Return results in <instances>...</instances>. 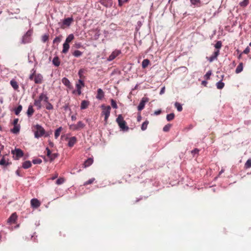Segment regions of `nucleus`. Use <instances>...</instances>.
<instances>
[{"instance_id": "1", "label": "nucleus", "mask_w": 251, "mask_h": 251, "mask_svg": "<svg viewBox=\"0 0 251 251\" xmlns=\"http://www.w3.org/2000/svg\"><path fill=\"white\" fill-rule=\"evenodd\" d=\"M116 121L121 130L123 131H127L128 130L129 127L126 125V122L124 120L121 114L118 116Z\"/></svg>"}, {"instance_id": "2", "label": "nucleus", "mask_w": 251, "mask_h": 251, "mask_svg": "<svg viewBox=\"0 0 251 251\" xmlns=\"http://www.w3.org/2000/svg\"><path fill=\"white\" fill-rule=\"evenodd\" d=\"M32 30H28L22 37L21 43L22 44H26L30 43L31 41V35Z\"/></svg>"}, {"instance_id": "3", "label": "nucleus", "mask_w": 251, "mask_h": 251, "mask_svg": "<svg viewBox=\"0 0 251 251\" xmlns=\"http://www.w3.org/2000/svg\"><path fill=\"white\" fill-rule=\"evenodd\" d=\"M102 108L101 115L104 116V121L105 123H107L108 118L110 116L111 107L109 105L105 106L104 104L101 105Z\"/></svg>"}, {"instance_id": "4", "label": "nucleus", "mask_w": 251, "mask_h": 251, "mask_svg": "<svg viewBox=\"0 0 251 251\" xmlns=\"http://www.w3.org/2000/svg\"><path fill=\"white\" fill-rule=\"evenodd\" d=\"M34 127L36 129L34 132V136L36 138H39L45 134V130L41 125L37 124Z\"/></svg>"}, {"instance_id": "5", "label": "nucleus", "mask_w": 251, "mask_h": 251, "mask_svg": "<svg viewBox=\"0 0 251 251\" xmlns=\"http://www.w3.org/2000/svg\"><path fill=\"white\" fill-rule=\"evenodd\" d=\"M46 93L43 92L41 93L39 96V98L37 100H35L34 101V104L37 107V109H40L42 107L41 101H43L44 96Z\"/></svg>"}, {"instance_id": "6", "label": "nucleus", "mask_w": 251, "mask_h": 251, "mask_svg": "<svg viewBox=\"0 0 251 251\" xmlns=\"http://www.w3.org/2000/svg\"><path fill=\"white\" fill-rule=\"evenodd\" d=\"M85 124L82 121H79L77 124H72L70 125V129L73 130H79L85 127Z\"/></svg>"}, {"instance_id": "7", "label": "nucleus", "mask_w": 251, "mask_h": 251, "mask_svg": "<svg viewBox=\"0 0 251 251\" xmlns=\"http://www.w3.org/2000/svg\"><path fill=\"white\" fill-rule=\"evenodd\" d=\"M73 21H74V19H73V17L64 19L62 20V23L60 25V27L62 28H64L65 26L69 27L71 25V24L73 22Z\"/></svg>"}, {"instance_id": "8", "label": "nucleus", "mask_w": 251, "mask_h": 251, "mask_svg": "<svg viewBox=\"0 0 251 251\" xmlns=\"http://www.w3.org/2000/svg\"><path fill=\"white\" fill-rule=\"evenodd\" d=\"M149 99L148 97H143L141 99V100L137 107L138 110L141 111L142 110H143L145 107V105L146 103L147 102H148L149 101Z\"/></svg>"}, {"instance_id": "9", "label": "nucleus", "mask_w": 251, "mask_h": 251, "mask_svg": "<svg viewBox=\"0 0 251 251\" xmlns=\"http://www.w3.org/2000/svg\"><path fill=\"white\" fill-rule=\"evenodd\" d=\"M121 50H114L107 58V60L109 61H112L116 57L118 56L120 54H121Z\"/></svg>"}, {"instance_id": "10", "label": "nucleus", "mask_w": 251, "mask_h": 251, "mask_svg": "<svg viewBox=\"0 0 251 251\" xmlns=\"http://www.w3.org/2000/svg\"><path fill=\"white\" fill-rule=\"evenodd\" d=\"M11 152L15 155L16 159H19L24 155V152L20 149L15 148V150L12 151Z\"/></svg>"}, {"instance_id": "11", "label": "nucleus", "mask_w": 251, "mask_h": 251, "mask_svg": "<svg viewBox=\"0 0 251 251\" xmlns=\"http://www.w3.org/2000/svg\"><path fill=\"white\" fill-rule=\"evenodd\" d=\"M31 206L32 207L37 208L40 206L41 203L40 201L36 199H32L30 201Z\"/></svg>"}, {"instance_id": "12", "label": "nucleus", "mask_w": 251, "mask_h": 251, "mask_svg": "<svg viewBox=\"0 0 251 251\" xmlns=\"http://www.w3.org/2000/svg\"><path fill=\"white\" fill-rule=\"evenodd\" d=\"M62 82L69 89H72L73 88V86L71 85L70 80L67 77H64L62 78Z\"/></svg>"}, {"instance_id": "13", "label": "nucleus", "mask_w": 251, "mask_h": 251, "mask_svg": "<svg viewBox=\"0 0 251 251\" xmlns=\"http://www.w3.org/2000/svg\"><path fill=\"white\" fill-rule=\"evenodd\" d=\"M34 82L36 84H40L43 80V76L40 74H38L35 75L34 78Z\"/></svg>"}, {"instance_id": "14", "label": "nucleus", "mask_w": 251, "mask_h": 251, "mask_svg": "<svg viewBox=\"0 0 251 251\" xmlns=\"http://www.w3.org/2000/svg\"><path fill=\"white\" fill-rule=\"evenodd\" d=\"M104 96V93L101 88H99L97 90V95L96 98L99 100H101Z\"/></svg>"}, {"instance_id": "15", "label": "nucleus", "mask_w": 251, "mask_h": 251, "mask_svg": "<svg viewBox=\"0 0 251 251\" xmlns=\"http://www.w3.org/2000/svg\"><path fill=\"white\" fill-rule=\"evenodd\" d=\"M17 218V215L15 213H13L10 217L8 218L7 222L10 224L14 223Z\"/></svg>"}, {"instance_id": "16", "label": "nucleus", "mask_w": 251, "mask_h": 251, "mask_svg": "<svg viewBox=\"0 0 251 251\" xmlns=\"http://www.w3.org/2000/svg\"><path fill=\"white\" fill-rule=\"evenodd\" d=\"M90 104V102L88 100H83L81 101L80 105V109L84 110L86 109Z\"/></svg>"}, {"instance_id": "17", "label": "nucleus", "mask_w": 251, "mask_h": 251, "mask_svg": "<svg viewBox=\"0 0 251 251\" xmlns=\"http://www.w3.org/2000/svg\"><path fill=\"white\" fill-rule=\"evenodd\" d=\"M76 142V138L75 136L72 137L69 140L68 146L70 147H72L74 146Z\"/></svg>"}, {"instance_id": "18", "label": "nucleus", "mask_w": 251, "mask_h": 251, "mask_svg": "<svg viewBox=\"0 0 251 251\" xmlns=\"http://www.w3.org/2000/svg\"><path fill=\"white\" fill-rule=\"evenodd\" d=\"M100 3L105 7L110 6L112 4V0H100Z\"/></svg>"}, {"instance_id": "19", "label": "nucleus", "mask_w": 251, "mask_h": 251, "mask_svg": "<svg viewBox=\"0 0 251 251\" xmlns=\"http://www.w3.org/2000/svg\"><path fill=\"white\" fill-rule=\"evenodd\" d=\"M93 163V159L92 158H89L85 161L83 163V166L85 168H86L91 165Z\"/></svg>"}, {"instance_id": "20", "label": "nucleus", "mask_w": 251, "mask_h": 251, "mask_svg": "<svg viewBox=\"0 0 251 251\" xmlns=\"http://www.w3.org/2000/svg\"><path fill=\"white\" fill-rule=\"evenodd\" d=\"M192 5L194 7H200L201 5V0H190Z\"/></svg>"}, {"instance_id": "21", "label": "nucleus", "mask_w": 251, "mask_h": 251, "mask_svg": "<svg viewBox=\"0 0 251 251\" xmlns=\"http://www.w3.org/2000/svg\"><path fill=\"white\" fill-rule=\"evenodd\" d=\"M34 112L32 105H29L26 112L27 115L28 117H30Z\"/></svg>"}, {"instance_id": "22", "label": "nucleus", "mask_w": 251, "mask_h": 251, "mask_svg": "<svg viewBox=\"0 0 251 251\" xmlns=\"http://www.w3.org/2000/svg\"><path fill=\"white\" fill-rule=\"evenodd\" d=\"M69 48H70L69 44L64 42L63 45V50H62V52L63 53H67L68 51Z\"/></svg>"}, {"instance_id": "23", "label": "nucleus", "mask_w": 251, "mask_h": 251, "mask_svg": "<svg viewBox=\"0 0 251 251\" xmlns=\"http://www.w3.org/2000/svg\"><path fill=\"white\" fill-rule=\"evenodd\" d=\"M31 166V163L30 161L27 160L23 163L22 167L25 169L29 168Z\"/></svg>"}, {"instance_id": "24", "label": "nucleus", "mask_w": 251, "mask_h": 251, "mask_svg": "<svg viewBox=\"0 0 251 251\" xmlns=\"http://www.w3.org/2000/svg\"><path fill=\"white\" fill-rule=\"evenodd\" d=\"M20 130V125L14 126V127L11 129V132L14 134H18Z\"/></svg>"}, {"instance_id": "25", "label": "nucleus", "mask_w": 251, "mask_h": 251, "mask_svg": "<svg viewBox=\"0 0 251 251\" xmlns=\"http://www.w3.org/2000/svg\"><path fill=\"white\" fill-rule=\"evenodd\" d=\"M52 64L56 67H58L60 65V62L58 56H55L53 58Z\"/></svg>"}, {"instance_id": "26", "label": "nucleus", "mask_w": 251, "mask_h": 251, "mask_svg": "<svg viewBox=\"0 0 251 251\" xmlns=\"http://www.w3.org/2000/svg\"><path fill=\"white\" fill-rule=\"evenodd\" d=\"M243 63L241 62L237 66V67L235 70V73L236 74H239L243 71Z\"/></svg>"}, {"instance_id": "27", "label": "nucleus", "mask_w": 251, "mask_h": 251, "mask_svg": "<svg viewBox=\"0 0 251 251\" xmlns=\"http://www.w3.org/2000/svg\"><path fill=\"white\" fill-rule=\"evenodd\" d=\"M10 84L14 90H17L19 88V85L17 82L14 79L10 81Z\"/></svg>"}, {"instance_id": "28", "label": "nucleus", "mask_w": 251, "mask_h": 251, "mask_svg": "<svg viewBox=\"0 0 251 251\" xmlns=\"http://www.w3.org/2000/svg\"><path fill=\"white\" fill-rule=\"evenodd\" d=\"M225 83L222 81V79L216 83V87L218 89H222L224 88Z\"/></svg>"}, {"instance_id": "29", "label": "nucleus", "mask_w": 251, "mask_h": 251, "mask_svg": "<svg viewBox=\"0 0 251 251\" xmlns=\"http://www.w3.org/2000/svg\"><path fill=\"white\" fill-rule=\"evenodd\" d=\"M74 39V35L73 34H69L66 38L65 42L69 43L71 42Z\"/></svg>"}, {"instance_id": "30", "label": "nucleus", "mask_w": 251, "mask_h": 251, "mask_svg": "<svg viewBox=\"0 0 251 251\" xmlns=\"http://www.w3.org/2000/svg\"><path fill=\"white\" fill-rule=\"evenodd\" d=\"M73 55L75 57H79L82 55V52L79 50H75L73 52Z\"/></svg>"}, {"instance_id": "31", "label": "nucleus", "mask_w": 251, "mask_h": 251, "mask_svg": "<svg viewBox=\"0 0 251 251\" xmlns=\"http://www.w3.org/2000/svg\"><path fill=\"white\" fill-rule=\"evenodd\" d=\"M150 63V60L148 59H144L142 62V67L143 68H146Z\"/></svg>"}, {"instance_id": "32", "label": "nucleus", "mask_w": 251, "mask_h": 251, "mask_svg": "<svg viewBox=\"0 0 251 251\" xmlns=\"http://www.w3.org/2000/svg\"><path fill=\"white\" fill-rule=\"evenodd\" d=\"M149 122L148 120H146L141 125V129L143 131H145L147 129L148 125L149 124Z\"/></svg>"}, {"instance_id": "33", "label": "nucleus", "mask_w": 251, "mask_h": 251, "mask_svg": "<svg viewBox=\"0 0 251 251\" xmlns=\"http://www.w3.org/2000/svg\"><path fill=\"white\" fill-rule=\"evenodd\" d=\"M62 38V35L56 37L53 40V44H57V45L61 42Z\"/></svg>"}, {"instance_id": "34", "label": "nucleus", "mask_w": 251, "mask_h": 251, "mask_svg": "<svg viewBox=\"0 0 251 251\" xmlns=\"http://www.w3.org/2000/svg\"><path fill=\"white\" fill-rule=\"evenodd\" d=\"M175 106L177 109V110L178 111L181 112L182 110V106L180 103L178 102H176L175 103Z\"/></svg>"}, {"instance_id": "35", "label": "nucleus", "mask_w": 251, "mask_h": 251, "mask_svg": "<svg viewBox=\"0 0 251 251\" xmlns=\"http://www.w3.org/2000/svg\"><path fill=\"white\" fill-rule=\"evenodd\" d=\"M175 114L174 113H171L167 115L166 119L168 121H170L175 118Z\"/></svg>"}, {"instance_id": "36", "label": "nucleus", "mask_w": 251, "mask_h": 251, "mask_svg": "<svg viewBox=\"0 0 251 251\" xmlns=\"http://www.w3.org/2000/svg\"><path fill=\"white\" fill-rule=\"evenodd\" d=\"M62 130V127H59L57 128L54 133V137L55 139H57L60 135V132Z\"/></svg>"}, {"instance_id": "37", "label": "nucleus", "mask_w": 251, "mask_h": 251, "mask_svg": "<svg viewBox=\"0 0 251 251\" xmlns=\"http://www.w3.org/2000/svg\"><path fill=\"white\" fill-rule=\"evenodd\" d=\"M249 4V0H243L239 2V5L243 7H246Z\"/></svg>"}, {"instance_id": "38", "label": "nucleus", "mask_w": 251, "mask_h": 251, "mask_svg": "<svg viewBox=\"0 0 251 251\" xmlns=\"http://www.w3.org/2000/svg\"><path fill=\"white\" fill-rule=\"evenodd\" d=\"M172 125L170 124H168L167 125H166L163 128V131L164 132H168L170 130L171 127H172Z\"/></svg>"}, {"instance_id": "39", "label": "nucleus", "mask_w": 251, "mask_h": 251, "mask_svg": "<svg viewBox=\"0 0 251 251\" xmlns=\"http://www.w3.org/2000/svg\"><path fill=\"white\" fill-rule=\"evenodd\" d=\"M22 110V106L19 105L18 107L15 109V114L16 115H18Z\"/></svg>"}, {"instance_id": "40", "label": "nucleus", "mask_w": 251, "mask_h": 251, "mask_svg": "<svg viewBox=\"0 0 251 251\" xmlns=\"http://www.w3.org/2000/svg\"><path fill=\"white\" fill-rule=\"evenodd\" d=\"M9 164V163L6 161L4 158V157L0 160V165L7 166Z\"/></svg>"}, {"instance_id": "41", "label": "nucleus", "mask_w": 251, "mask_h": 251, "mask_svg": "<svg viewBox=\"0 0 251 251\" xmlns=\"http://www.w3.org/2000/svg\"><path fill=\"white\" fill-rule=\"evenodd\" d=\"M58 156V153H53L51 154V156H50V161L52 162L56 158H57Z\"/></svg>"}, {"instance_id": "42", "label": "nucleus", "mask_w": 251, "mask_h": 251, "mask_svg": "<svg viewBox=\"0 0 251 251\" xmlns=\"http://www.w3.org/2000/svg\"><path fill=\"white\" fill-rule=\"evenodd\" d=\"M222 46V43L221 41H218L216 42V43L215 44L214 47L217 49V50H219Z\"/></svg>"}, {"instance_id": "43", "label": "nucleus", "mask_w": 251, "mask_h": 251, "mask_svg": "<svg viewBox=\"0 0 251 251\" xmlns=\"http://www.w3.org/2000/svg\"><path fill=\"white\" fill-rule=\"evenodd\" d=\"M142 25V22L140 21H138L137 23V25H136V27H135V30L136 32L139 31V30H140Z\"/></svg>"}, {"instance_id": "44", "label": "nucleus", "mask_w": 251, "mask_h": 251, "mask_svg": "<svg viewBox=\"0 0 251 251\" xmlns=\"http://www.w3.org/2000/svg\"><path fill=\"white\" fill-rule=\"evenodd\" d=\"M251 167V158L249 159L245 164V168L248 169Z\"/></svg>"}, {"instance_id": "45", "label": "nucleus", "mask_w": 251, "mask_h": 251, "mask_svg": "<svg viewBox=\"0 0 251 251\" xmlns=\"http://www.w3.org/2000/svg\"><path fill=\"white\" fill-rule=\"evenodd\" d=\"M65 181V179L63 177H60L59 178H58L56 181V183L57 184V185H61L62 184H63Z\"/></svg>"}, {"instance_id": "46", "label": "nucleus", "mask_w": 251, "mask_h": 251, "mask_svg": "<svg viewBox=\"0 0 251 251\" xmlns=\"http://www.w3.org/2000/svg\"><path fill=\"white\" fill-rule=\"evenodd\" d=\"M212 71L211 70L208 71L206 74L204 75V78L206 80H208L210 78V76L211 75Z\"/></svg>"}, {"instance_id": "47", "label": "nucleus", "mask_w": 251, "mask_h": 251, "mask_svg": "<svg viewBox=\"0 0 251 251\" xmlns=\"http://www.w3.org/2000/svg\"><path fill=\"white\" fill-rule=\"evenodd\" d=\"M111 106L113 108L117 109L118 108L116 101L115 100H114L113 99H111Z\"/></svg>"}, {"instance_id": "48", "label": "nucleus", "mask_w": 251, "mask_h": 251, "mask_svg": "<svg viewBox=\"0 0 251 251\" xmlns=\"http://www.w3.org/2000/svg\"><path fill=\"white\" fill-rule=\"evenodd\" d=\"M42 161L41 159L37 158L34 159L32 160V163L34 164H40L42 163Z\"/></svg>"}, {"instance_id": "49", "label": "nucleus", "mask_w": 251, "mask_h": 251, "mask_svg": "<svg viewBox=\"0 0 251 251\" xmlns=\"http://www.w3.org/2000/svg\"><path fill=\"white\" fill-rule=\"evenodd\" d=\"M95 180L94 178H92L84 183V185H87L92 183Z\"/></svg>"}, {"instance_id": "50", "label": "nucleus", "mask_w": 251, "mask_h": 251, "mask_svg": "<svg viewBox=\"0 0 251 251\" xmlns=\"http://www.w3.org/2000/svg\"><path fill=\"white\" fill-rule=\"evenodd\" d=\"M49 39V36L47 34H45L42 36V41L43 42L45 43Z\"/></svg>"}, {"instance_id": "51", "label": "nucleus", "mask_w": 251, "mask_h": 251, "mask_svg": "<svg viewBox=\"0 0 251 251\" xmlns=\"http://www.w3.org/2000/svg\"><path fill=\"white\" fill-rule=\"evenodd\" d=\"M53 105L51 104V103L48 102V103H47L46 108L47 110H52L53 109Z\"/></svg>"}, {"instance_id": "52", "label": "nucleus", "mask_w": 251, "mask_h": 251, "mask_svg": "<svg viewBox=\"0 0 251 251\" xmlns=\"http://www.w3.org/2000/svg\"><path fill=\"white\" fill-rule=\"evenodd\" d=\"M43 101L46 104L48 103V102H50L49 101V97L47 96V93H46L45 95L44 96Z\"/></svg>"}, {"instance_id": "53", "label": "nucleus", "mask_w": 251, "mask_h": 251, "mask_svg": "<svg viewBox=\"0 0 251 251\" xmlns=\"http://www.w3.org/2000/svg\"><path fill=\"white\" fill-rule=\"evenodd\" d=\"M72 93L74 94H75V93H77V95L78 96H79L81 94V89H76V90H73Z\"/></svg>"}, {"instance_id": "54", "label": "nucleus", "mask_w": 251, "mask_h": 251, "mask_svg": "<svg viewBox=\"0 0 251 251\" xmlns=\"http://www.w3.org/2000/svg\"><path fill=\"white\" fill-rule=\"evenodd\" d=\"M46 150L47 151V155L48 157H50V156H51V154H52L51 151L48 147H47Z\"/></svg>"}, {"instance_id": "55", "label": "nucleus", "mask_w": 251, "mask_h": 251, "mask_svg": "<svg viewBox=\"0 0 251 251\" xmlns=\"http://www.w3.org/2000/svg\"><path fill=\"white\" fill-rule=\"evenodd\" d=\"M250 51V49L249 48V47H247L244 50V51L242 52V53H244V54H247Z\"/></svg>"}, {"instance_id": "56", "label": "nucleus", "mask_w": 251, "mask_h": 251, "mask_svg": "<svg viewBox=\"0 0 251 251\" xmlns=\"http://www.w3.org/2000/svg\"><path fill=\"white\" fill-rule=\"evenodd\" d=\"M219 50H217L216 51H215L213 53V54H212V55L215 58H217V57L219 55Z\"/></svg>"}, {"instance_id": "57", "label": "nucleus", "mask_w": 251, "mask_h": 251, "mask_svg": "<svg viewBox=\"0 0 251 251\" xmlns=\"http://www.w3.org/2000/svg\"><path fill=\"white\" fill-rule=\"evenodd\" d=\"M36 71H33V73H31L29 76V79L30 80H32L33 79V76L35 75Z\"/></svg>"}, {"instance_id": "58", "label": "nucleus", "mask_w": 251, "mask_h": 251, "mask_svg": "<svg viewBox=\"0 0 251 251\" xmlns=\"http://www.w3.org/2000/svg\"><path fill=\"white\" fill-rule=\"evenodd\" d=\"M63 108L64 109V110L65 111H67V110H69L71 111V109L69 108V104L67 103V104H66L64 106H63Z\"/></svg>"}, {"instance_id": "59", "label": "nucleus", "mask_w": 251, "mask_h": 251, "mask_svg": "<svg viewBox=\"0 0 251 251\" xmlns=\"http://www.w3.org/2000/svg\"><path fill=\"white\" fill-rule=\"evenodd\" d=\"M199 151H199V149H195L194 150H192V151H191V153H192V154H195V153H197V154H198V153H199Z\"/></svg>"}, {"instance_id": "60", "label": "nucleus", "mask_w": 251, "mask_h": 251, "mask_svg": "<svg viewBox=\"0 0 251 251\" xmlns=\"http://www.w3.org/2000/svg\"><path fill=\"white\" fill-rule=\"evenodd\" d=\"M161 109H158L157 110L154 111V114L155 115H159L161 113Z\"/></svg>"}, {"instance_id": "61", "label": "nucleus", "mask_w": 251, "mask_h": 251, "mask_svg": "<svg viewBox=\"0 0 251 251\" xmlns=\"http://www.w3.org/2000/svg\"><path fill=\"white\" fill-rule=\"evenodd\" d=\"M100 35V34L99 31L94 35L95 39H96V40L98 39L99 38Z\"/></svg>"}, {"instance_id": "62", "label": "nucleus", "mask_w": 251, "mask_h": 251, "mask_svg": "<svg viewBox=\"0 0 251 251\" xmlns=\"http://www.w3.org/2000/svg\"><path fill=\"white\" fill-rule=\"evenodd\" d=\"M18 120H19V119L18 118L15 119L14 120V121L13 123V124L14 125V126H18Z\"/></svg>"}, {"instance_id": "63", "label": "nucleus", "mask_w": 251, "mask_h": 251, "mask_svg": "<svg viewBox=\"0 0 251 251\" xmlns=\"http://www.w3.org/2000/svg\"><path fill=\"white\" fill-rule=\"evenodd\" d=\"M165 87H164H164H163L161 89V90H160V91L159 94H160V95H162V94H163L164 93V92H165Z\"/></svg>"}, {"instance_id": "64", "label": "nucleus", "mask_w": 251, "mask_h": 251, "mask_svg": "<svg viewBox=\"0 0 251 251\" xmlns=\"http://www.w3.org/2000/svg\"><path fill=\"white\" fill-rule=\"evenodd\" d=\"M76 89H81L82 87H84V86H82L80 85V84H76Z\"/></svg>"}]
</instances>
